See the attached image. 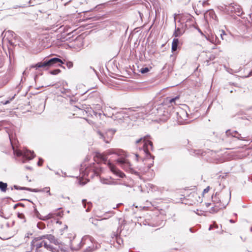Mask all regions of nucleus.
<instances>
[{
    "label": "nucleus",
    "instance_id": "obj_1",
    "mask_svg": "<svg viewBox=\"0 0 252 252\" xmlns=\"http://www.w3.org/2000/svg\"><path fill=\"white\" fill-rule=\"evenodd\" d=\"M107 155L116 154L119 157L117 160V163L124 169L128 170L131 169V164L129 160L127 159V156L126 152L119 149H110L107 153Z\"/></svg>",
    "mask_w": 252,
    "mask_h": 252
},
{
    "label": "nucleus",
    "instance_id": "obj_2",
    "mask_svg": "<svg viewBox=\"0 0 252 252\" xmlns=\"http://www.w3.org/2000/svg\"><path fill=\"white\" fill-rule=\"evenodd\" d=\"M136 144L139 148L143 150L146 155H150V150H153L152 142L146 137L141 138L136 141Z\"/></svg>",
    "mask_w": 252,
    "mask_h": 252
},
{
    "label": "nucleus",
    "instance_id": "obj_3",
    "mask_svg": "<svg viewBox=\"0 0 252 252\" xmlns=\"http://www.w3.org/2000/svg\"><path fill=\"white\" fill-rule=\"evenodd\" d=\"M14 154L17 157L23 156L26 159L31 160L34 157L33 152H31L28 150L23 151L20 150H15L13 148Z\"/></svg>",
    "mask_w": 252,
    "mask_h": 252
},
{
    "label": "nucleus",
    "instance_id": "obj_4",
    "mask_svg": "<svg viewBox=\"0 0 252 252\" xmlns=\"http://www.w3.org/2000/svg\"><path fill=\"white\" fill-rule=\"evenodd\" d=\"M43 238H46L50 241L54 240V237L51 235L43 236L42 237H38L34 239L32 242V246L35 247L36 249L41 248L43 246V241L42 240Z\"/></svg>",
    "mask_w": 252,
    "mask_h": 252
},
{
    "label": "nucleus",
    "instance_id": "obj_5",
    "mask_svg": "<svg viewBox=\"0 0 252 252\" xmlns=\"http://www.w3.org/2000/svg\"><path fill=\"white\" fill-rule=\"evenodd\" d=\"M93 238H92L91 236H85L82 238V241L80 242L79 246H78L77 247H75L74 246V243L75 242V241H74L71 243V247L72 249L77 250L80 249L81 247V246H83V245H89L90 243H93Z\"/></svg>",
    "mask_w": 252,
    "mask_h": 252
},
{
    "label": "nucleus",
    "instance_id": "obj_6",
    "mask_svg": "<svg viewBox=\"0 0 252 252\" xmlns=\"http://www.w3.org/2000/svg\"><path fill=\"white\" fill-rule=\"evenodd\" d=\"M107 164L111 172L120 178H124L125 177V175L110 161L107 162Z\"/></svg>",
    "mask_w": 252,
    "mask_h": 252
},
{
    "label": "nucleus",
    "instance_id": "obj_7",
    "mask_svg": "<svg viewBox=\"0 0 252 252\" xmlns=\"http://www.w3.org/2000/svg\"><path fill=\"white\" fill-rule=\"evenodd\" d=\"M227 204V202H221L220 201L219 202H217L214 207H212L211 210L209 211L210 213H214L218 211L220 209L224 208L226 205Z\"/></svg>",
    "mask_w": 252,
    "mask_h": 252
},
{
    "label": "nucleus",
    "instance_id": "obj_8",
    "mask_svg": "<svg viewBox=\"0 0 252 252\" xmlns=\"http://www.w3.org/2000/svg\"><path fill=\"white\" fill-rule=\"evenodd\" d=\"M67 85L68 84L66 82H63L62 83L63 87L60 89V91L63 94H65L67 96H70L72 94H71L70 90L66 88Z\"/></svg>",
    "mask_w": 252,
    "mask_h": 252
},
{
    "label": "nucleus",
    "instance_id": "obj_9",
    "mask_svg": "<svg viewBox=\"0 0 252 252\" xmlns=\"http://www.w3.org/2000/svg\"><path fill=\"white\" fill-rule=\"evenodd\" d=\"M48 61V63L49 64L50 66H51L56 63H60L61 64L63 63V62L61 60H60V59L57 58H54L51 59L49 60ZM59 65L61 66V64H59Z\"/></svg>",
    "mask_w": 252,
    "mask_h": 252
},
{
    "label": "nucleus",
    "instance_id": "obj_10",
    "mask_svg": "<svg viewBox=\"0 0 252 252\" xmlns=\"http://www.w3.org/2000/svg\"><path fill=\"white\" fill-rule=\"evenodd\" d=\"M179 44V40L177 38H174L172 43V51L175 52L177 49V47Z\"/></svg>",
    "mask_w": 252,
    "mask_h": 252
},
{
    "label": "nucleus",
    "instance_id": "obj_11",
    "mask_svg": "<svg viewBox=\"0 0 252 252\" xmlns=\"http://www.w3.org/2000/svg\"><path fill=\"white\" fill-rule=\"evenodd\" d=\"M47 66H50L48 63V61H46L42 63H39L36 64L34 66H32L33 67H45Z\"/></svg>",
    "mask_w": 252,
    "mask_h": 252
},
{
    "label": "nucleus",
    "instance_id": "obj_12",
    "mask_svg": "<svg viewBox=\"0 0 252 252\" xmlns=\"http://www.w3.org/2000/svg\"><path fill=\"white\" fill-rule=\"evenodd\" d=\"M177 114L183 120H186V118L188 117L187 113L183 110H180L177 112Z\"/></svg>",
    "mask_w": 252,
    "mask_h": 252
},
{
    "label": "nucleus",
    "instance_id": "obj_13",
    "mask_svg": "<svg viewBox=\"0 0 252 252\" xmlns=\"http://www.w3.org/2000/svg\"><path fill=\"white\" fill-rule=\"evenodd\" d=\"M101 182L103 184L113 185L116 184L115 182L108 179H101Z\"/></svg>",
    "mask_w": 252,
    "mask_h": 252
},
{
    "label": "nucleus",
    "instance_id": "obj_14",
    "mask_svg": "<svg viewBox=\"0 0 252 252\" xmlns=\"http://www.w3.org/2000/svg\"><path fill=\"white\" fill-rule=\"evenodd\" d=\"M183 33L184 32H182L179 28H177L175 30V31L173 34V36L176 37H180L183 34Z\"/></svg>",
    "mask_w": 252,
    "mask_h": 252
},
{
    "label": "nucleus",
    "instance_id": "obj_15",
    "mask_svg": "<svg viewBox=\"0 0 252 252\" xmlns=\"http://www.w3.org/2000/svg\"><path fill=\"white\" fill-rule=\"evenodd\" d=\"M7 185L6 183L0 182V189L2 191H5L6 190Z\"/></svg>",
    "mask_w": 252,
    "mask_h": 252
},
{
    "label": "nucleus",
    "instance_id": "obj_16",
    "mask_svg": "<svg viewBox=\"0 0 252 252\" xmlns=\"http://www.w3.org/2000/svg\"><path fill=\"white\" fill-rule=\"evenodd\" d=\"M37 213H38L37 214V217H39L40 219L43 220H47L52 218V217H53L52 214H49L48 215L44 216L43 218H41V217H39V214L38 212H37Z\"/></svg>",
    "mask_w": 252,
    "mask_h": 252
},
{
    "label": "nucleus",
    "instance_id": "obj_17",
    "mask_svg": "<svg viewBox=\"0 0 252 252\" xmlns=\"http://www.w3.org/2000/svg\"><path fill=\"white\" fill-rule=\"evenodd\" d=\"M235 6L237 7L236 8H234V6L230 5V8H231V11H234L235 12H240V6L239 5H235Z\"/></svg>",
    "mask_w": 252,
    "mask_h": 252
},
{
    "label": "nucleus",
    "instance_id": "obj_18",
    "mask_svg": "<svg viewBox=\"0 0 252 252\" xmlns=\"http://www.w3.org/2000/svg\"><path fill=\"white\" fill-rule=\"evenodd\" d=\"M99 157L101 158V159L103 161H107V158L105 156L102 155V154H99L98 155Z\"/></svg>",
    "mask_w": 252,
    "mask_h": 252
},
{
    "label": "nucleus",
    "instance_id": "obj_19",
    "mask_svg": "<svg viewBox=\"0 0 252 252\" xmlns=\"http://www.w3.org/2000/svg\"><path fill=\"white\" fill-rule=\"evenodd\" d=\"M149 71V68L148 67L142 68L141 69V72L142 73H147Z\"/></svg>",
    "mask_w": 252,
    "mask_h": 252
},
{
    "label": "nucleus",
    "instance_id": "obj_20",
    "mask_svg": "<svg viewBox=\"0 0 252 252\" xmlns=\"http://www.w3.org/2000/svg\"><path fill=\"white\" fill-rule=\"evenodd\" d=\"M43 246H44V247L45 248H46L47 249H51V247L48 245L46 242H45V241H43Z\"/></svg>",
    "mask_w": 252,
    "mask_h": 252
},
{
    "label": "nucleus",
    "instance_id": "obj_21",
    "mask_svg": "<svg viewBox=\"0 0 252 252\" xmlns=\"http://www.w3.org/2000/svg\"><path fill=\"white\" fill-rule=\"evenodd\" d=\"M224 35H225V33L224 31H220V37L221 38V39H222V40L223 39V36Z\"/></svg>",
    "mask_w": 252,
    "mask_h": 252
},
{
    "label": "nucleus",
    "instance_id": "obj_22",
    "mask_svg": "<svg viewBox=\"0 0 252 252\" xmlns=\"http://www.w3.org/2000/svg\"><path fill=\"white\" fill-rule=\"evenodd\" d=\"M179 98V97L177 96V97H175V98H172L169 101L171 103H173L175 102V101L177 99H178Z\"/></svg>",
    "mask_w": 252,
    "mask_h": 252
},
{
    "label": "nucleus",
    "instance_id": "obj_23",
    "mask_svg": "<svg viewBox=\"0 0 252 252\" xmlns=\"http://www.w3.org/2000/svg\"><path fill=\"white\" fill-rule=\"evenodd\" d=\"M117 243L120 245L121 243H123L122 240L120 238H117Z\"/></svg>",
    "mask_w": 252,
    "mask_h": 252
},
{
    "label": "nucleus",
    "instance_id": "obj_24",
    "mask_svg": "<svg viewBox=\"0 0 252 252\" xmlns=\"http://www.w3.org/2000/svg\"><path fill=\"white\" fill-rule=\"evenodd\" d=\"M42 191H46V192L49 193V194H50L49 188H45L42 190Z\"/></svg>",
    "mask_w": 252,
    "mask_h": 252
},
{
    "label": "nucleus",
    "instance_id": "obj_25",
    "mask_svg": "<svg viewBox=\"0 0 252 252\" xmlns=\"http://www.w3.org/2000/svg\"><path fill=\"white\" fill-rule=\"evenodd\" d=\"M60 249L61 252H65V250L63 248V246L61 244V246L59 247Z\"/></svg>",
    "mask_w": 252,
    "mask_h": 252
},
{
    "label": "nucleus",
    "instance_id": "obj_26",
    "mask_svg": "<svg viewBox=\"0 0 252 252\" xmlns=\"http://www.w3.org/2000/svg\"><path fill=\"white\" fill-rule=\"evenodd\" d=\"M43 162V160L42 159L40 158L37 164L39 166H40L42 164Z\"/></svg>",
    "mask_w": 252,
    "mask_h": 252
},
{
    "label": "nucleus",
    "instance_id": "obj_27",
    "mask_svg": "<svg viewBox=\"0 0 252 252\" xmlns=\"http://www.w3.org/2000/svg\"><path fill=\"white\" fill-rule=\"evenodd\" d=\"M209 187H208L207 188L205 189L204 190V192H207L209 190Z\"/></svg>",
    "mask_w": 252,
    "mask_h": 252
},
{
    "label": "nucleus",
    "instance_id": "obj_28",
    "mask_svg": "<svg viewBox=\"0 0 252 252\" xmlns=\"http://www.w3.org/2000/svg\"><path fill=\"white\" fill-rule=\"evenodd\" d=\"M68 65L69 66V67H72V66L73 64H72V63H68Z\"/></svg>",
    "mask_w": 252,
    "mask_h": 252
},
{
    "label": "nucleus",
    "instance_id": "obj_29",
    "mask_svg": "<svg viewBox=\"0 0 252 252\" xmlns=\"http://www.w3.org/2000/svg\"><path fill=\"white\" fill-rule=\"evenodd\" d=\"M209 0H207L206 1H203V5H204L205 4H207L208 3V1H209Z\"/></svg>",
    "mask_w": 252,
    "mask_h": 252
},
{
    "label": "nucleus",
    "instance_id": "obj_30",
    "mask_svg": "<svg viewBox=\"0 0 252 252\" xmlns=\"http://www.w3.org/2000/svg\"><path fill=\"white\" fill-rule=\"evenodd\" d=\"M88 205L89 206H90V205H91L90 204V203H88ZM89 207H90V206H89V207H88V208L86 209V211H87V212H88V211H89Z\"/></svg>",
    "mask_w": 252,
    "mask_h": 252
},
{
    "label": "nucleus",
    "instance_id": "obj_31",
    "mask_svg": "<svg viewBox=\"0 0 252 252\" xmlns=\"http://www.w3.org/2000/svg\"><path fill=\"white\" fill-rule=\"evenodd\" d=\"M26 169H27L28 170H31L32 169V168L30 167L26 166Z\"/></svg>",
    "mask_w": 252,
    "mask_h": 252
},
{
    "label": "nucleus",
    "instance_id": "obj_32",
    "mask_svg": "<svg viewBox=\"0 0 252 252\" xmlns=\"http://www.w3.org/2000/svg\"><path fill=\"white\" fill-rule=\"evenodd\" d=\"M32 191H34V192H37L38 191V190H37L36 189H33L32 190Z\"/></svg>",
    "mask_w": 252,
    "mask_h": 252
},
{
    "label": "nucleus",
    "instance_id": "obj_33",
    "mask_svg": "<svg viewBox=\"0 0 252 252\" xmlns=\"http://www.w3.org/2000/svg\"><path fill=\"white\" fill-rule=\"evenodd\" d=\"M22 216H23V215H22V214H19V215H18V217H19L20 218H22Z\"/></svg>",
    "mask_w": 252,
    "mask_h": 252
},
{
    "label": "nucleus",
    "instance_id": "obj_34",
    "mask_svg": "<svg viewBox=\"0 0 252 252\" xmlns=\"http://www.w3.org/2000/svg\"><path fill=\"white\" fill-rule=\"evenodd\" d=\"M85 201V200H83V201H82L83 203V204H84V207H85L86 204H84Z\"/></svg>",
    "mask_w": 252,
    "mask_h": 252
},
{
    "label": "nucleus",
    "instance_id": "obj_35",
    "mask_svg": "<svg viewBox=\"0 0 252 252\" xmlns=\"http://www.w3.org/2000/svg\"><path fill=\"white\" fill-rule=\"evenodd\" d=\"M59 71V70H55V72H53V73H53V74H56V71Z\"/></svg>",
    "mask_w": 252,
    "mask_h": 252
},
{
    "label": "nucleus",
    "instance_id": "obj_36",
    "mask_svg": "<svg viewBox=\"0 0 252 252\" xmlns=\"http://www.w3.org/2000/svg\"><path fill=\"white\" fill-rule=\"evenodd\" d=\"M8 103H9V101H6L4 103V104H7Z\"/></svg>",
    "mask_w": 252,
    "mask_h": 252
},
{
    "label": "nucleus",
    "instance_id": "obj_37",
    "mask_svg": "<svg viewBox=\"0 0 252 252\" xmlns=\"http://www.w3.org/2000/svg\"><path fill=\"white\" fill-rule=\"evenodd\" d=\"M100 135L102 137L103 136L101 133H100Z\"/></svg>",
    "mask_w": 252,
    "mask_h": 252
},
{
    "label": "nucleus",
    "instance_id": "obj_38",
    "mask_svg": "<svg viewBox=\"0 0 252 252\" xmlns=\"http://www.w3.org/2000/svg\"><path fill=\"white\" fill-rule=\"evenodd\" d=\"M209 205H210V204H207L206 205V206H209Z\"/></svg>",
    "mask_w": 252,
    "mask_h": 252
},
{
    "label": "nucleus",
    "instance_id": "obj_39",
    "mask_svg": "<svg viewBox=\"0 0 252 252\" xmlns=\"http://www.w3.org/2000/svg\"><path fill=\"white\" fill-rule=\"evenodd\" d=\"M228 133H229V132H228V131H226V133H227V134H228Z\"/></svg>",
    "mask_w": 252,
    "mask_h": 252
},
{
    "label": "nucleus",
    "instance_id": "obj_40",
    "mask_svg": "<svg viewBox=\"0 0 252 252\" xmlns=\"http://www.w3.org/2000/svg\"><path fill=\"white\" fill-rule=\"evenodd\" d=\"M135 156H136V158L138 157V155H135Z\"/></svg>",
    "mask_w": 252,
    "mask_h": 252
},
{
    "label": "nucleus",
    "instance_id": "obj_41",
    "mask_svg": "<svg viewBox=\"0 0 252 252\" xmlns=\"http://www.w3.org/2000/svg\"><path fill=\"white\" fill-rule=\"evenodd\" d=\"M230 222H233V220H230Z\"/></svg>",
    "mask_w": 252,
    "mask_h": 252
},
{
    "label": "nucleus",
    "instance_id": "obj_42",
    "mask_svg": "<svg viewBox=\"0 0 252 252\" xmlns=\"http://www.w3.org/2000/svg\"><path fill=\"white\" fill-rule=\"evenodd\" d=\"M229 197H230V194H229ZM230 199V198H229V199Z\"/></svg>",
    "mask_w": 252,
    "mask_h": 252
},
{
    "label": "nucleus",
    "instance_id": "obj_43",
    "mask_svg": "<svg viewBox=\"0 0 252 252\" xmlns=\"http://www.w3.org/2000/svg\"><path fill=\"white\" fill-rule=\"evenodd\" d=\"M27 189V190H31V189Z\"/></svg>",
    "mask_w": 252,
    "mask_h": 252
}]
</instances>
